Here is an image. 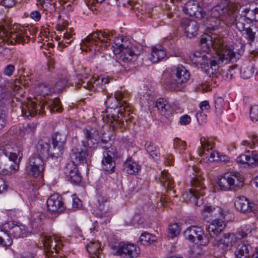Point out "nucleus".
Here are the masks:
<instances>
[{"instance_id":"nucleus-1","label":"nucleus","mask_w":258,"mask_h":258,"mask_svg":"<svg viewBox=\"0 0 258 258\" xmlns=\"http://www.w3.org/2000/svg\"><path fill=\"white\" fill-rule=\"evenodd\" d=\"M37 94L35 96L36 101L29 100L22 103L21 111L23 116L28 119L34 117L37 113L42 114L44 109H48L50 113L61 111L62 107L58 98H50L49 95L55 91L53 87L46 83H41L36 88Z\"/></svg>"},{"instance_id":"nucleus-43","label":"nucleus","mask_w":258,"mask_h":258,"mask_svg":"<svg viewBox=\"0 0 258 258\" xmlns=\"http://www.w3.org/2000/svg\"><path fill=\"white\" fill-rule=\"evenodd\" d=\"M99 218V220L98 221H96L94 222L92 226L90 228V232L92 235H93L96 232H97L99 230V227L98 225V223H107L110 222V217L108 215H106L103 213H99L97 216Z\"/></svg>"},{"instance_id":"nucleus-61","label":"nucleus","mask_w":258,"mask_h":258,"mask_svg":"<svg viewBox=\"0 0 258 258\" xmlns=\"http://www.w3.org/2000/svg\"><path fill=\"white\" fill-rule=\"evenodd\" d=\"M6 123V118L5 111L0 106V132L4 127Z\"/></svg>"},{"instance_id":"nucleus-22","label":"nucleus","mask_w":258,"mask_h":258,"mask_svg":"<svg viewBox=\"0 0 258 258\" xmlns=\"http://www.w3.org/2000/svg\"><path fill=\"white\" fill-rule=\"evenodd\" d=\"M115 54H118L119 59L125 63H131L136 61L139 55V50L132 44H130L127 47L120 50L113 49Z\"/></svg>"},{"instance_id":"nucleus-62","label":"nucleus","mask_w":258,"mask_h":258,"mask_svg":"<svg viewBox=\"0 0 258 258\" xmlns=\"http://www.w3.org/2000/svg\"><path fill=\"white\" fill-rule=\"evenodd\" d=\"M245 31L247 35V38L249 41V43L253 42L255 37L256 33L253 31L252 29L250 28V27L249 28L245 30Z\"/></svg>"},{"instance_id":"nucleus-51","label":"nucleus","mask_w":258,"mask_h":258,"mask_svg":"<svg viewBox=\"0 0 258 258\" xmlns=\"http://www.w3.org/2000/svg\"><path fill=\"white\" fill-rule=\"evenodd\" d=\"M255 69L252 64L247 67H243L241 70V75L243 79L250 78L254 73Z\"/></svg>"},{"instance_id":"nucleus-32","label":"nucleus","mask_w":258,"mask_h":258,"mask_svg":"<svg viewBox=\"0 0 258 258\" xmlns=\"http://www.w3.org/2000/svg\"><path fill=\"white\" fill-rule=\"evenodd\" d=\"M181 26L186 36L190 38L197 34L199 29V25L196 21L187 19L182 20Z\"/></svg>"},{"instance_id":"nucleus-59","label":"nucleus","mask_w":258,"mask_h":258,"mask_svg":"<svg viewBox=\"0 0 258 258\" xmlns=\"http://www.w3.org/2000/svg\"><path fill=\"white\" fill-rule=\"evenodd\" d=\"M196 117L198 122L200 124H202L207 121V115L206 112L205 113L204 111H200L198 112L196 114Z\"/></svg>"},{"instance_id":"nucleus-12","label":"nucleus","mask_w":258,"mask_h":258,"mask_svg":"<svg viewBox=\"0 0 258 258\" xmlns=\"http://www.w3.org/2000/svg\"><path fill=\"white\" fill-rule=\"evenodd\" d=\"M183 234L185 239L201 245H206L210 242L209 237L205 234L204 228L201 226H189L184 230Z\"/></svg>"},{"instance_id":"nucleus-14","label":"nucleus","mask_w":258,"mask_h":258,"mask_svg":"<svg viewBox=\"0 0 258 258\" xmlns=\"http://www.w3.org/2000/svg\"><path fill=\"white\" fill-rule=\"evenodd\" d=\"M111 248L114 255L126 258L136 257L140 252L139 248L136 244L128 242H120L112 245Z\"/></svg>"},{"instance_id":"nucleus-58","label":"nucleus","mask_w":258,"mask_h":258,"mask_svg":"<svg viewBox=\"0 0 258 258\" xmlns=\"http://www.w3.org/2000/svg\"><path fill=\"white\" fill-rule=\"evenodd\" d=\"M68 80L65 79H61L55 84L53 89L55 91H60L67 85Z\"/></svg>"},{"instance_id":"nucleus-56","label":"nucleus","mask_w":258,"mask_h":258,"mask_svg":"<svg viewBox=\"0 0 258 258\" xmlns=\"http://www.w3.org/2000/svg\"><path fill=\"white\" fill-rule=\"evenodd\" d=\"M251 232V228L250 225H244L238 230V234L240 238L247 236Z\"/></svg>"},{"instance_id":"nucleus-30","label":"nucleus","mask_w":258,"mask_h":258,"mask_svg":"<svg viewBox=\"0 0 258 258\" xmlns=\"http://www.w3.org/2000/svg\"><path fill=\"white\" fill-rule=\"evenodd\" d=\"M11 236L7 223L0 226V246L8 248L12 245L13 239Z\"/></svg>"},{"instance_id":"nucleus-34","label":"nucleus","mask_w":258,"mask_h":258,"mask_svg":"<svg viewBox=\"0 0 258 258\" xmlns=\"http://www.w3.org/2000/svg\"><path fill=\"white\" fill-rule=\"evenodd\" d=\"M251 246L248 241H243L239 244L234 252L235 258H247Z\"/></svg>"},{"instance_id":"nucleus-42","label":"nucleus","mask_w":258,"mask_h":258,"mask_svg":"<svg viewBox=\"0 0 258 258\" xmlns=\"http://www.w3.org/2000/svg\"><path fill=\"white\" fill-rule=\"evenodd\" d=\"M86 248L90 255V258H101L100 244L98 241L90 242L88 244Z\"/></svg>"},{"instance_id":"nucleus-17","label":"nucleus","mask_w":258,"mask_h":258,"mask_svg":"<svg viewBox=\"0 0 258 258\" xmlns=\"http://www.w3.org/2000/svg\"><path fill=\"white\" fill-rule=\"evenodd\" d=\"M171 39L165 38L163 39L162 44H157L151 47V51L148 55V59L153 63H156L163 59L166 55L165 46H169L172 44Z\"/></svg>"},{"instance_id":"nucleus-5","label":"nucleus","mask_w":258,"mask_h":258,"mask_svg":"<svg viewBox=\"0 0 258 258\" xmlns=\"http://www.w3.org/2000/svg\"><path fill=\"white\" fill-rule=\"evenodd\" d=\"M128 97V94L125 90H117L115 92L114 97L113 98H108L105 102L106 104H109L112 100H114V104H111L109 106L110 109V112L112 113L113 110L114 112H117V116L114 114H107V122L109 123L113 130L119 128L121 131L124 128L125 123L127 124L128 119H130L129 117L131 108L129 104L127 102V99Z\"/></svg>"},{"instance_id":"nucleus-3","label":"nucleus","mask_w":258,"mask_h":258,"mask_svg":"<svg viewBox=\"0 0 258 258\" xmlns=\"http://www.w3.org/2000/svg\"><path fill=\"white\" fill-rule=\"evenodd\" d=\"M83 42L87 48L95 51H101L110 46L113 51V49L120 50L131 44L123 36L113 37V32L108 30L97 31L90 34Z\"/></svg>"},{"instance_id":"nucleus-10","label":"nucleus","mask_w":258,"mask_h":258,"mask_svg":"<svg viewBox=\"0 0 258 258\" xmlns=\"http://www.w3.org/2000/svg\"><path fill=\"white\" fill-rule=\"evenodd\" d=\"M237 6L236 4L227 0V25H235L239 31H244L250 27L252 23L251 20L245 15L242 9V14L237 16Z\"/></svg>"},{"instance_id":"nucleus-28","label":"nucleus","mask_w":258,"mask_h":258,"mask_svg":"<svg viewBox=\"0 0 258 258\" xmlns=\"http://www.w3.org/2000/svg\"><path fill=\"white\" fill-rule=\"evenodd\" d=\"M244 45L240 42L235 43L227 48V60L233 63L239 59L244 52Z\"/></svg>"},{"instance_id":"nucleus-2","label":"nucleus","mask_w":258,"mask_h":258,"mask_svg":"<svg viewBox=\"0 0 258 258\" xmlns=\"http://www.w3.org/2000/svg\"><path fill=\"white\" fill-rule=\"evenodd\" d=\"M202 216L204 219L207 222L212 220L207 230L210 236L215 238V245L222 249L223 252H225L226 223L223 220L225 216L224 209L218 206H207L202 211Z\"/></svg>"},{"instance_id":"nucleus-13","label":"nucleus","mask_w":258,"mask_h":258,"mask_svg":"<svg viewBox=\"0 0 258 258\" xmlns=\"http://www.w3.org/2000/svg\"><path fill=\"white\" fill-rule=\"evenodd\" d=\"M44 166L43 159L36 154H33L28 159L25 165V172L27 175L33 178L42 177L43 176Z\"/></svg>"},{"instance_id":"nucleus-21","label":"nucleus","mask_w":258,"mask_h":258,"mask_svg":"<svg viewBox=\"0 0 258 258\" xmlns=\"http://www.w3.org/2000/svg\"><path fill=\"white\" fill-rule=\"evenodd\" d=\"M52 156L60 157L63 153L67 141V135L64 133L55 132L51 135Z\"/></svg>"},{"instance_id":"nucleus-39","label":"nucleus","mask_w":258,"mask_h":258,"mask_svg":"<svg viewBox=\"0 0 258 258\" xmlns=\"http://www.w3.org/2000/svg\"><path fill=\"white\" fill-rule=\"evenodd\" d=\"M78 82L75 83L78 86H83L86 89H91L94 87L95 85H97L100 83L99 79L97 80H89L88 77H85L82 75H78L77 76Z\"/></svg>"},{"instance_id":"nucleus-35","label":"nucleus","mask_w":258,"mask_h":258,"mask_svg":"<svg viewBox=\"0 0 258 258\" xmlns=\"http://www.w3.org/2000/svg\"><path fill=\"white\" fill-rule=\"evenodd\" d=\"M45 218L44 215L39 212H35L32 214L30 222L32 228L36 232L40 231L43 225V221Z\"/></svg>"},{"instance_id":"nucleus-44","label":"nucleus","mask_w":258,"mask_h":258,"mask_svg":"<svg viewBox=\"0 0 258 258\" xmlns=\"http://www.w3.org/2000/svg\"><path fill=\"white\" fill-rule=\"evenodd\" d=\"M73 30L72 28L70 29L69 31L67 30L63 33V40L62 42H59L58 46L59 47L63 48L67 47L68 44H71L74 39V35L73 33Z\"/></svg>"},{"instance_id":"nucleus-46","label":"nucleus","mask_w":258,"mask_h":258,"mask_svg":"<svg viewBox=\"0 0 258 258\" xmlns=\"http://www.w3.org/2000/svg\"><path fill=\"white\" fill-rule=\"evenodd\" d=\"M96 205L100 211V213H103L104 215L109 216V213L106 211H103L105 210V203L107 202V198L102 195L98 194L96 195Z\"/></svg>"},{"instance_id":"nucleus-31","label":"nucleus","mask_w":258,"mask_h":258,"mask_svg":"<svg viewBox=\"0 0 258 258\" xmlns=\"http://www.w3.org/2000/svg\"><path fill=\"white\" fill-rule=\"evenodd\" d=\"M235 206L237 210L242 213L254 212V204L248 201L244 197L237 198L235 202Z\"/></svg>"},{"instance_id":"nucleus-6","label":"nucleus","mask_w":258,"mask_h":258,"mask_svg":"<svg viewBox=\"0 0 258 258\" xmlns=\"http://www.w3.org/2000/svg\"><path fill=\"white\" fill-rule=\"evenodd\" d=\"M210 34L204 33L202 35L200 40V44L202 51L207 52L208 55L202 54L197 57V59L195 61V63L197 66L200 65L201 68L206 70L207 67H209L213 59L211 58V54L209 52L213 49V47L216 49L218 55L219 56L218 61L223 62L225 59V52H226V40L223 34H218L216 33H212L210 31Z\"/></svg>"},{"instance_id":"nucleus-20","label":"nucleus","mask_w":258,"mask_h":258,"mask_svg":"<svg viewBox=\"0 0 258 258\" xmlns=\"http://www.w3.org/2000/svg\"><path fill=\"white\" fill-rule=\"evenodd\" d=\"M118 157V152L115 149L111 148L103 153V158L101 161L103 169L109 173L115 171V161L114 158Z\"/></svg>"},{"instance_id":"nucleus-45","label":"nucleus","mask_w":258,"mask_h":258,"mask_svg":"<svg viewBox=\"0 0 258 258\" xmlns=\"http://www.w3.org/2000/svg\"><path fill=\"white\" fill-rule=\"evenodd\" d=\"M155 241V236L149 233L145 232L142 233L138 243L144 245H149Z\"/></svg>"},{"instance_id":"nucleus-24","label":"nucleus","mask_w":258,"mask_h":258,"mask_svg":"<svg viewBox=\"0 0 258 258\" xmlns=\"http://www.w3.org/2000/svg\"><path fill=\"white\" fill-rule=\"evenodd\" d=\"M47 210L52 214L59 213L65 210V206L62 198L58 194L51 195L47 202Z\"/></svg>"},{"instance_id":"nucleus-9","label":"nucleus","mask_w":258,"mask_h":258,"mask_svg":"<svg viewBox=\"0 0 258 258\" xmlns=\"http://www.w3.org/2000/svg\"><path fill=\"white\" fill-rule=\"evenodd\" d=\"M14 150L11 144L0 146V174L12 173L19 168L16 163L18 155L14 152Z\"/></svg>"},{"instance_id":"nucleus-52","label":"nucleus","mask_w":258,"mask_h":258,"mask_svg":"<svg viewBox=\"0 0 258 258\" xmlns=\"http://www.w3.org/2000/svg\"><path fill=\"white\" fill-rule=\"evenodd\" d=\"M219 68V65L218 64L217 61L213 59L212 62L209 67L205 70L206 73L211 76V75H216Z\"/></svg>"},{"instance_id":"nucleus-23","label":"nucleus","mask_w":258,"mask_h":258,"mask_svg":"<svg viewBox=\"0 0 258 258\" xmlns=\"http://www.w3.org/2000/svg\"><path fill=\"white\" fill-rule=\"evenodd\" d=\"M36 154L37 156H40L42 159L43 158L47 159L51 158V159H56L58 157H54L52 156V148H51L50 141L49 139L46 138H43L39 139L36 144Z\"/></svg>"},{"instance_id":"nucleus-36","label":"nucleus","mask_w":258,"mask_h":258,"mask_svg":"<svg viewBox=\"0 0 258 258\" xmlns=\"http://www.w3.org/2000/svg\"><path fill=\"white\" fill-rule=\"evenodd\" d=\"M236 161L237 163L242 164L258 165V154L254 151L252 152L251 155L242 154L236 159Z\"/></svg>"},{"instance_id":"nucleus-29","label":"nucleus","mask_w":258,"mask_h":258,"mask_svg":"<svg viewBox=\"0 0 258 258\" xmlns=\"http://www.w3.org/2000/svg\"><path fill=\"white\" fill-rule=\"evenodd\" d=\"M11 235L14 237L24 238L27 237L29 234V231L26 226L21 224L15 223L14 221L6 223Z\"/></svg>"},{"instance_id":"nucleus-60","label":"nucleus","mask_w":258,"mask_h":258,"mask_svg":"<svg viewBox=\"0 0 258 258\" xmlns=\"http://www.w3.org/2000/svg\"><path fill=\"white\" fill-rule=\"evenodd\" d=\"M238 238L234 233H228L227 234V247L229 246H233L236 243Z\"/></svg>"},{"instance_id":"nucleus-26","label":"nucleus","mask_w":258,"mask_h":258,"mask_svg":"<svg viewBox=\"0 0 258 258\" xmlns=\"http://www.w3.org/2000/svg\"><path fill=\"white\" fill-rule=\"evenodd\" d=\"M43 245L45 251L47 253H53V251L57 253L63 245L62 238L56 235L45 236L44 238Z\"/></svg>"},{"instance_id":"nucleus-47","label":"nucleus","mask_w":258,"mask_h":258,"mask_svg":"<svg viewBox=\"0 0 258 258\" xmlns=\"http://www.w3.org/2000/svg\"><path fill=\"white\" fill-rule=\"evenodd\" d=\"M226 173H224L219 176H217L216 179V183L217 186H216L214 188V191L217 192L219 189L221 190L225 191L226 190Z\"/></svg>"},{"instance_id":"nucleus-48","label":"nucleus","mask_w":258,"mask_h":258,"mask_svg":"<svg viewBox=\"0 0 258 258\" xmlns=\"http://www.w3.org/2000/svg\"><path fill=\"white\" fill-rule=\"evenodd\" d=\"M186 143L181 141L180 139L175 138L173 141V147L179 154H183L186 149Z\"/></svg>"},{"instance_id":"nucleus-40","label":"nucleus","mask_w":258,"mask_h":258,"mask_svg":"<svg viewBox=\"0 0 258 258\" xmlns=\"http://www.w3.org/2000/svg\"><path fill=\"white\" fill-rule=\"evenodd\" d=\"M145 148L150 157L155 161L159 160L160 158L159 148L151 142L146 143Z\"/></svg>"},{"instance_id":"nucleus-57","label":"nucleus","mask_w":258,"mask_h":258,"mask_svg":"<svg viewBox=\"0 0 258 258\" xmlns=\"http://www.w3.org/2000/svg\"><path fill=\"white\" fill-rule=\"evenodd\" d=\"M229 68L227 71V78L230 76V79L235 78L237 73V66L231 64L228 67Z\"/></svg>"},{"instance_id":"nucleus-18","label":"nucleus","mask_w":258,"mask_h":258,"mask_svg":"<svg viewBox=\"0 0 258 258\" xmlns=\"http://www.w3.org/2000/svg\"><path fill=\"white\" fill-rule=\"evenodd\" d=\"M83 132L85 145L90 148H96L100 139L98 129L95 126L87 125L83 130Z\"/></svg>"},{"instance_id":"nucleus-63","label":"nucleus","mask_w":258,"mask_h":258,"mask_svg":"<svg viewBox=\"0 0 258 258\" xmlns=\"http://www.w3.org/2000/svg\"><path fill=\"white\" fill-rule=\"evenodd\" d=\"M199 107L201 111H205L206 113L208 112L210 109L209 102L207 100L202 101L199 104Z\"/></svg>"},{"instance_id":"nucleus-7","label":"nucleus","mask_w":258,"mask_h":258,"mask_svg":"<svg viewBox=\"0 0 258 258\" xmlns=\"http://www.w3.org/2000/svg\"><path fill=\"white\" fill-rule=\"evenodd\" d=\"M37 32L38 30L32 27L27 29L22 26L12 28L8 24L0 25V53L4 48L10 49L7 46L13 45L15 43H28L30 40L29 35L34 37Z\"/></svg>"},{"instance_id":"nucleus-54","label":"nucleus","mask_w":258,"mask_h":258,"mask_svg":"<svg viewBox=\"0 0 258 258\" xmlns=\"http://www.w3.org/2000/svg\"><path fill=\"white\" fill-rule=\"evenodd\" d=\"M144 218L139 215H136L134 216L132 223V225L135 227H144Z\"/></svg>"},{"instance_id":"nucleus-49","label":"nucleus","mask_w":258,"mask_h":258,"mask_svg":"<svg viewBox=\"0 0 258 258\" xmlns=\"http://www.w3.org/2000/svg\"><path fill=\"white\" fill-rule=\"evenodd\" d=\"M225 101L224 98L221 97H217L215 99V106L216 112L218 114L223 113L224 109Z\"/></svg>"},{"instance_id":"nucleus-8","label":"nucleus","mask_w":258,"mask_h":258,"mask_svg":"<svg viewBox=\"0 0 258 258\" xmlns=\"http://www.w3.org/2000/svg\"><path fill=\"white\" fill-rule=\"evenodd\" d=\"M166 74L164 75L166 77L163 80L164 84L171 91H182L190 77L189 72L182 65L171 67L169 73L167 76Z\"/></svg>"},{"instance_id":"nucleus-50","label":"nucleus","mask_w":258,"mask_h":258,"mask_svg":"<svg viewBox=\"0 0 258 258\" xmlns=\"http://www.w3.org/2000/svg\"><path fill=\"white\" fill-rule=\"evenodd\" d=\"M181 228L177 223L170 224L168 227V236L171 238L177 236L180 232Z\"/></svg>"},{"instance_id":"nucleus-27","label":"nucleus","mask_w":258,"mask_h":258,"mask_svg":"<svg viewBox=\"0 0 258 258\" xmlns=\"http://www.w3.org/2000/svg\"><path fill=\"white\" fill-rule=\"evenodd\" d=\"M88 147L85 145L84 141L81 142V145L79 147H75L72 150L71 158L75 164L83 163L86 162L87 157L88 156Z\"/></svg>"},{"instance_id":"nucleus-37","label":"nucleus","mask_w":258,"mask_h":258,"mask_svg":"<svg viewBox=\"0 0 258 258\" xmlns=\"http://www.w3.org/2000/svg\"><path fill=\"white\" fill-rule=\"evenodd\" d=\"M138 97L139 99V103L142 107L153 108L155 103L154 96L148 92L140 93Z\"/></svg>"},{"instance_id":"nucleus-64","label":"nucleus","mask_w":258,"mask_h":258,"mask_svg":"<svg viewBox=\"0 0 258 258\" xmlns=\"http://www.w3.org/2000/svg\"><path fill=\"white\" fill-rule=\"evenodd\" d=\"M191 121V118L189 115L185 114L181 116L179 120L181 125H187Z\"/></svg>"},{"instance_id":"nucleus-41","label":"nucleus","mask_w":258,"mask_h":258,"mask_svg":"<svg viewBox=\"0 0 258 258\" xmlns=\"http://www.w3.org/2000/svg\"><path fill=\"white\" fill-rule=\"evenodd\" d=\"M140 167L138 163L131 158H127L123 163L124 170L130 174H136L138 172Z\"/></svg>"},{"instance_id":"nucleus-33","label":"nucleus","mask_w":258,"mask_h":258,"mask_svg":"<svg viewBox=\"0 0 258 258\" xmlns=\"http://www.w3.org/2000/svg\"><path fill=\"white\" fill-rule=\"evenodd\" d=\"M227 182L230 190H236L243 185L242 178L238 172L230 173L227 176Z\"/></svg>"},{"instance_id":"nucleus-15","label":"nucleus","mask_w":258,"mask_h":258,"mask_svg":"<svg viewBox=\"0 0 258 258\" xmlns=\"http://www.w3.org/2000/svg\"><path fill=\"white\" fill-rule=\"evenodd\" d=\"M159 180L161 185L168 191V195H162L160 198V200L162 204L167 203L170 200L168 197H175V190H172L174 187V181L170 174L166 170H163L161 171L160 174L158 177Z\"/></svg>"},{"instance_id":"nucleus-16","label":"nucleus","mask_w":258,"mask_h":258,"mask_svg":"<svg viewBox=\"0 0 258 258\" xmlns=\"http://www.w3.org/2000/svg\"><path fill=\"white\" fill-rule=\"evenodd\" d=\"M152 108L154 111H158L162 116L161 119L163 120L167 119V121H170L172 119L174 109L169 102L166 99L160 98L156 100Z\"/></svg>"},{"instance_id":"nucleus-53","label":"nucleus","mask_w":258,"mask_h":258,"mask_svg":"<svg viewBox=\"0 0 258 258\" xmlns=\"http://www.w3.org/2000/svg\"><path fill=\"white\" fill-rule=\"evenodd\" d=\"M195 169L193 167H189L186 171L187 176H188L190 179V182L193 184L194 179H197L200 182L203 183V179L195 174Z\"/></svg>"},{"instance_id":"nucleus-4","label":"nucleus","mask_w":258,"mask_h":258,"mask_svg":"<svg viewBox=\"0 0 258 258\" xmlns=\"http://www.w3.org/2000/svg\"><path fill=\"white\" fill-rule=\"evenodd\" d=\"M183 11L189 16H194L198 19H203V23L206 29L210 32L217 29L219 21H224L226 19V4L225 3L219 4L213 9L210 13V18L206 15L199 3L195 1H189L182 6Z\"/></svg>"},{"instance_id":"nucleus-55","label":"nucleus","mask_w":258,"mask_h":258,"mask_svg":"<svg viewBox=\"0 0 258 258\" xmlns=\"http://www.w3.org/2000/svg\"><path fill=\"white\" fill-rule=\"evenodd\" d=\"M249 116L253 122L258 121V106L253 105L250 108Z\"/></svg>"},{"instance_id":"nucleus-25","label":"nucleus","mask_w":258,"mask_h":258,"mask_svg":"<svg viewBox=\"0 0 258 258\" xmlns=\"http://www.w3.org/2000/svg\"><path fill=\"white\" fill-rule=\"evenodd\" d=\"M63 172L66 179L72 183L78 184L81 181L82 176L74 162H68L66 163Z\"/></svg>"},{"instance_id":"nucleus-11","label":"nucleus","mask_w":258,"mask_h":258,"mask_svg":"<svg viewBox=\"0 0 258 258\" xmlns=\"http://www.w3.org/2000/svg\"><path fill=\"white\" fill-rule=\"evenodd\" d=\"M192 188L186 190L182 195L184 201L199 206L203 204L204 196L206 194V187L204 183L194 179Z\"/></svg>"},{"instance_id":"nucleus-19","label":"nucleus","mask_w":258,"mask_h":258,"mask_svg":"<svg viewBox=\"0 0 258 258\" xmlns=\"http://www.w3.org/2000/svg\"><path fill=\"white\" fill-rule=\"evenodd\" d=\"M200 144L202 149L199 154L201 156H205L206 158H208L207 161L213 162L222 160L218 152L215 151H211L213 150V145L205 137L201 138Z\"/></svg>"},{"instance_id":"nucleus-38","label":"nucleus","mask_w":258,"mask_h":258,"mask_svg":"<svg viewBox=\"0 0 258 258\" xmlns=\"http://www.w3.org/2000/svg\"><path fill=\"white\" fill-rule=\"evenodd\" d=\"M243 9L245 11V15L247 16L252 21L258 22V3L251 2Z\"/></svg>"}]
</instances>
